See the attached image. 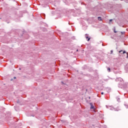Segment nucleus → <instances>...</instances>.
<instances>
[{
  "instance_id": "nucleus-1",
  "label": "nucleus",
  "mask_w": 128,
  "mask_h": 128,
  "mask_svg": "<svg viewBox=\"0 0 128 128\" xmlns=\"http://www.w3.org/2000/svg\"><path fill=\"white\" fill-rule=\"evenodd\" d=\"M90 110H94V104H92L90 103Z\"/></svg>"
},
{
  "instance_id": "nucleus-2",
  "label": "nucleus",
  "mask_w": 128,
  "mask_h": 128,
  "mask_svg": "<svg viewBox=\"0 0 128 128\" xmlns=\"http://www.w3.org/2000/svg\"><path fill=\"white\" fill-rule=\"evenodd\" d=\"M86 38L88 39V41L89 42V40H90V38H88V34H86Z\"/></svg>"
},
{
  "instance_id": "nucleus-3",
  "label": "nucleus",
  "mask_w": 128,
  "mask_h": 128,
  "mask_svg": "<svg viewBox=\"0 0 128 128\" xmlns=\"http://www.w3.org/2000/svg\"><path fill=\"white\" fill-rule=\"evenodd\" d=\"M98 20H100V22H101V20H102V17H98Z\"/></svg>"
},
{
  "instance_id": "nucleus-4",
  "label": "nucleus",
  "mask_w": 128,
  "mask_h": 128,
  "mask_svg": "<svg viewBox=\"0 0 128 128\" xmlns=\"http://www.w3.org/2000/svg\"><path fill=\"white\" fill-rule=\"evenodd\" d=\"M108 70L109 72H110V68H108Z\"/></svg>"
},
{
  "instance_id": "nucleus-5",
  "label": "nucleus",
  "mask_w": 128,
  "mask_h": 128,
  "mask_svg": "<svg viewBox=\"0 0 128 128\" xmlns=\"http://www.w3.org/2000/svg\"><path fill=\"white\" fill-rule=\"evenodd\" d=\"M114 32H115V34H116V32H118L116 30V29L114 30Z\"/></svg>"
},
{
  "instance_id": "nucleus-6",
  "label": "nucleus",
  "mask_w": 128,
  "mask_h": 128,
  "mask_svg": "<svg viewBox=\"0 0 128 128\" xmlns=\"http://www.w3.org/2000/svg\"><path fill=\"white\" fill-rule=\"evenodd\" d=\"M110 54H112V52H114V51H112V50L111 51H110Z\"/></svg>"
},
{
  "instance_id": "nucleus-7",
  "label": "nucleus",
  "mask_w": 128,
  "mask_h": 128,
  "mask_svg": "<svg viewBox=\"0 0 128 128\" xmlns=\"http://www.w3.org/2000/svg\"><path fill=\"white\" fill-rule=\"evenodd\" d=\"M123 54H126V51H124Z\"/></svg>"
},
{
  "instance_id": "nucleus-8",
  "label": "nucleus",
  "mask_w": 128,
  "mask_h": 128,
  "mask_svg": "<svg viewBox=\"0 0 128 128\" xmlns=\"http://www.w3.org/2000/svg\"><path fill=\"white\" fill-rule=\"evenodd\" d=\"M122 52V50L119 51L120 54V52Z\"/></svg>"
},
{
  "instance_id": "nucleus-9",
  "label": "nucleus",
  "mask_w": 128,
  "mask_h": 128,
  "mask_svg": "<svg viewBox=\"0 0 128 128\" xmlns=\"http://www.w3.org/2000/svg\"><path fill=\"white\" fill-rule=\"evenodd\" d=\"M126 2H128V0H124Z\"/></svg>"
},
{
  "instance_id": "nucleus-10",
  "label": "nucleus",
  "mask_w": 128,
  "mask_h": 128,
  "mask_svg": "<svg viewBox=\"0 0 128 128\" xmlns=\"http://www.w3.org/2000/svg\"><path fill=\"white\" fill-rule=\"evenodd\" d=\"M126 54H127V56H126V58H128V53H126Z\"/></svg>"
},
{
  "instance_id": "nucleus-11",
  "label": "nucleus",
  "mask_w": 128,
  "mask_h": 128,
  "mask_svg": "<svg viewBox=\"0 0 128 128\" xmlns=\"http://www.w3.org/2000/svg\"><path fill=\"white\" fill-rule=\"evenodd\" d=\"M110 22H112V19L110 20Z\"/></svg>"
},
{
  "instance_id": "nucleus-12",
  "label": "nucleus",
  "mask_w": 128,
  "mask_h": 128,
  "mask_svg": "<svg viewBox=\"0 0 128 128\" xmlns=\"http://www.w3.org/2000/svg\"><path fill=\"white\" fill-rule=\"evenodd\" d=\"M101 94H104V92H102L101 93Z\"/></svg>"
},
{
  "instance_id": "nucleus-13",
  "label": "nucleus",
  "mask_w": 128,
  "mask_h": 128,
  "mask_svg": "<svg viewBox=\"0 0 128 128\" xmlns=\"http://www.w3.org/2000/svg\"><path fill=\"white\" fill-rule=\"evenodd\" d=\"M78 50H76V52H78Z\"/></svg>"
},
{
  "instance_id": "nucleus-14",
  "label": "nucleus",
  "mask_w": 128,
  "mask_h": 128,
  "mask_svg": "<svg viewBox=\"0 0 128 128\" xmlns=\"http://www.w3.org/2000/svg\"><path fill=\"white\" fill-rule=\"evenodd\" d=\"M14 78H16V77H14Z\"/></svg>"
}]
</instances>
